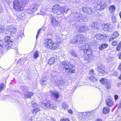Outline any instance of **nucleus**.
Segmentation results:
<instances>
[{"mask_svg": "<svg viewBox=\"0 0 121 121\" xmlns=\"http://www.w3.org/2000/svg\"><path fill=\"white\" fill-rule=\"evenodd\" d=\"M108 45L106 43H104L99 47V48L100 50H102L108 47Z\"/></svg>", "mask_w": 121, "mask_h": 121, "instance_id": "30", "label": "nucleus"}, {"mask_svg": "<svg viewBox=\"0 0 121 121\" xmlns=\"http://www.w3.org/2000/svg\"><path fill=\"white\" fill-rule=\"evenodd\" d=\"M52 94V97H53L56 99H57L58 98L59 96V94L58 92L56 91H51Z\"/></svg>", "mask_w": 121, "mask_h": 121, "instance_id": "24", "label": "nucleus"}, {"mask_svg": "<svg viewBox=\"0 0 121 121\" xmlns=\"http://www.w3.org/2000/svg\"><path fill=\"white\" fill-rule=\"evenodd\" d=\"M32 103V107H33L34 108L35 107H37V104L36 103Z\"/></svg>", "mask_w": 121, "mask_h": 121, "instance_id": "48", "label": "nucleus"}, {"mask_svg": "<svg viewBox=\"0 0 121 121\" xmlns=\"http://www.w3.org/2000/svg\"><path fill=\"white\" fill-rule=\"evenodd\" d=\"M107 59V62H109L112 60V58L111 57H109Z\"/></svg>", "mask_w": 121, "mask_h": 121, "instance_id": "55", "label": "nucleus"}, {"mask_svg": "<svg viewBox=\"0 0 121 121\" xmlns=\"http://www.w3.org/2000/svg\"><path fill=\"white\" fill-rule=\"evenodd\" d=\"M34 93L31 92H26L25 94V97L26 98H31V96L34 95Z\"/></svg>", "mask_w": 121, "mask_h": 121, "instance_id": "32", "label": "nucleus"}, {"mask_svg": "<svg viewBox=\"0 0 121 121\" xmlns=\"http://www.w3.org/2000/svg\"><path fill=\"white\" fill-rule=\"evenodd\" d=\"M104 26H103V28L104 30L105 31H111L113 29V26L112 25H110L108 24H105Z\"/></svg>", "mask_w": 121, "mask_h": 121, "instance_id": "19", "label": "nucleus"}, {"mask_svg": "<svg viewBox=\"0 0 121 121\" xmlns=\"http://www.w3.org/2000/svg\"><path fill=\"white\" fill-rule=\"evenodd\" d=\"M48 10V7L46 6H43L42 8L40 13V15H43L46 13Z\"/></svg>", "mask_w": 121, "mask_h": 121, "instance_id": "23", "label": "nucleus"}, {"mask_svg": "<svg viewBox=\"0 0 121 121\" xmlns=\"http://www.w3.org/2000/svg\"><path fill=\"white\" fill-rule=\"evenodd\" d=\"M96 121H102V120L101 119H99L97 120Z\"/></svg>", "mask_w": 121, "mask_h": 121, "instance_id": "62", "label": "nucleus"}, {"mask_svg": "<svg viewBox=\"0 0 121 121\" xmlns=\"http://www.w3.org/2000/svg\"><path fill=\"white\" fill-rule=\"evenodd\" d=\"M115 7L114 5L110 6L109 8V9L110 12L111 13H113L115 10Z\"/></svg>", "mask_w": 121, "mask_h": 121, "instance_id": "34", "label": "nucleus"}, {"mask_svg": "<svg viewBox=\"0 0 121 121\" xmlns=\"http://www.w3.org/2000/svg\"><path fill=\"white\" fill-rule=\"evenodd\" d=\"M39 56V54L38 51H37L35 52L34 55V57L35 58H37Z\"/></svg>", "mask_w": 121, "mask_h": 121, "instance_id": "41", "label": "nucleus"}, {"mask_svg": "<svg viewBox=\"0 0 121 121\" xmlns=\"http://www.w3.org/2000/svg\"><path fill=\"white\" fill-rule=\"evenodd\" d=\"M53 72L54 73L55 75H53V76L52 77H53L54 81L52 82L53 83V84L54 85L57 86L59 85H61L62 84H64V82L61 80H55L54 77L58 73L56 71H55Z\"/></svg>", "mask_w": 121, "mask_h": 121, "instance_id": "12", "label": "nucleus"}, {"mask_svg": "<svg viewBox=\"0 0 121 121\" xmlns=\"http://www.w3.org/2000/svg\"><path fill=\"white\" fill-rule=\"evenodd\" d=\"M41 4L40 3L32 4L30 7V9H31L33 13L38 8Z\"/></svg>", "mask_w": 121, "mask_h": 121, "instance_id": "21", "label": "nucleus"}, {"mask_svg": "<svg viewBox=\"0 0 121 121\" xmlns=\"http://www.w3.org/2000/svg\"><path fill=\"white\" fill-rule=\"evenodd\" d=\"M119 79L120 80H121V74L120 76L119 77Z\"/></svg>", "mask_w": 121, "mask_h": 121, "instance_id": "63", "label": "nucleus"}, {"mask_svg": "<svg viewBox=\"0 0 121 121\" xmlns=\"http://www.w3.org/2000/svg\"><path fill=\"white\" fill-rule=\"evenodd\" d=\"M105 85V87L106 89H110L111 87V85L110 83L108 82Z\"/></svg>", "mask_w": 121, "mask_h": 121, "instance_id": "37", "label": "nucleus"}, {"mask_svg": "<svg viewBox=\"0 0 121 121\" xmlns=\"http://www.w3.org/2000/svg\"><path fill=\"white\" fill-rule=\"evenodd\" d=\"M34 108L33 111L32 112L33 113H36L40 110V109L37 107H35Z\"/></svg>", "mask_w": 121, "mask_h": 121, "instance_id": "38", "label": "nucleus"}, {"mask_svg": "<svg viewBox=\"0 0 121 121\" xmlns=\"http://www.w3.org/2000/svg\"><path fill=\"white\" fill-rule=\"evenodd\" d=\"M60 121H69V120L68 118L62 119Z\"/></svg>", "mask_w": 121, "mask_h": 121, "instance_id": "52", "label": "nucleus"}, {"mask_svg": "<svg viewBox=\"0 0 121 121\" xmlns=\"http://www.w3.org/2000/svg\"><path fill=\"white\" fill-rule=\"evenodd\" d=\"M95 37L97 39L102 41H103V40L106 37V36L104 35L100 34H97Z\"/></svg>", "mask_w": 121, "mask_h": 121, "instance_id": "22", "label": "nucleus"}, {"mask_svg": "<svg viewBox=\"0 0 121 121\" xmlns=\"http://www.w3.org/2000/svg\"><path fill=\"white\" fill-rule=\"evenodd\" d=\"M43 105V106H44L46 108H50V103H44V104H42V105Z\"/></svg>", "mask_w": 121, "mask_h": 121, "instance_id": "43", "label": "nucleus"}, {"mask_svg": "<svg viewBox=\"0 0 121 121\" xmlns=\"http://www.w3.org/2000/svg\"><path fill=\"white\" fill-rule=\"evenodd\" d=\"M78 48L80 49V50H83L84 52L86 53H90L91 54L92 53V52L90 47L89 44L87 43L85 45L79 46H78Z\"/></svg>", "mask_w": 121, "mask_h": 121, "instance_id": "6", "label": "nucleus"}, {"mask_svg": "<svg viewBox=\"0 0 121 121\" xmlns=\"http://www.w3.org/2000/svg\"><path fill=\"white\" fill-rule=\"evenodd\" d=\"M110 109L109 107H105L103 109V112L104 114H107L109 112Z\"/></svg>", "mask_w": 121, "mask_h": 121, "instance_id": "28", "label": "nucleus"}, {"mask_svg": "<svg viewBox=\"0 0 121 121\" xmlns=\"http://www.w3.org/2000/svg\"><path fill=\"white\" fill-rule=\"evenodd\" d=\"M85 39V37L82 34L79 35L77 36L74 37L72 43H77L79 44L82 43Z\"/></svg>", "mask_w": 121, "mask_h": 121, "instance_id": "5", "label": "nucleus"}, {"mask_svg": "<svg viewBox=\"0 0 121 121\" xmlns=\"http://www.w3.org/2000/svg\"><path fill=\"white\" fill-rule=\"evenodd\" d=\"M118 69L120 70L121 71V63L120 64V65H119L118 66Z\"/></svg>", "mask_w": 121, "mask_h": 121, "instance_id": "60", "label": "nucleus"}, {"mask_svg": "<svg viewBox=\"0 0 121 121\" xmlns=\"http://www.w3.org/2000/svg\"><path fill=\"white\" fill-rule=\"evenodd\" d=\"M4 30V27L3 26H0V33H3Z\"/></svg>", "mask_w": 121, "mask_h": 121, "instance_id": "42", "label": "nucleus"}, {"mask_svg": "<svg viewBox=\"0 0 121 121\" xmlns=\"http://www.w3.org/2000/svg\"><path fill=\"white\" fill-rule=\"evenodd\" d=\"M40 30H39L38 31V33H37V35H36V39H37V38H38V36H39V32H40Z\"/></svg>", "mask_w": 121, "mask_h": 121, "instance_id": "57", "label": "nucleus"}, {"mask_svg": "<svg viewBox=\"0 0 121 121\" xmlns=\"http://www.w3.org/2000/svg\"><path fill=\"white\" fill-rule=\"evenodd\" d=\"M106 105L108 107H111L114 104V102L113 99L111 98H107L105 99Z\"/></svg>", "mask_w": 121, "mask_h": 121, "instance_id": "18", "label": "nucleus"}, {"mask_svg": "<svg viewBox=\"0 0 121 121\" xmlns=\"http://www.w3.org/2000/svg\"><path fill=\"white\" fill-rule=\"evenodd\" d=\"M121 108V100H120L118 103L117 108L118 109Z\"/></svg>", "mask_w": 121, "mask_h": 121, "instance_id": "49", "label": "nucleus"}, {"mask_svg": "<svg viewBox=\"0 0 121 121\" xmlns=\"http://www.w3.org/2000/svg\"><path fill=\"white\" fill-rule=\"evenodd\" d=\"M93 56L90 53H87L86 55V56L84 57V59L85 61V63L90 62L92 61Z\"/></svg>", "mask_w": 121, "mask_h": 121, "instance_id": "15", "label": "nucleus"}, {"mask_svg": "<svg viewBox=\"0 0 121 121\" xmlns=\"http://www.w3.org/2000/svg\"><path fill=\"white\" fill-rule=\"evenodd\" d=\"M62 107L64 109H66L68 108V105L66 103L63 102L62 105Z\"/></svg>", "mask_w": 121, "mask_h": 121, "instance_id": "39", "label": "nucleus"}, {"mask_svg": "<svg viewBox=\"0 0 121 121\" xmlns=\"http://www.w3.org/2000/svg\"><path fill=\"white\" fill-rule=\"evenodd\" d=\"M60 14L61 13H67L68 11L69 10V9L66 8V7H60Z\"/></svg>", "mask_w": 121, "mask_h": 121, "instance_id": "31", "label": "nucleus"}, {"mask_svg": "<svg viewBox=\"0 0 121 121\" xmlns=\"http://www.w3.org/2000/svg\"><path fill=\"white\" fill-rule=\"evenodd\" d=\"M56 43H55L51 39H47L45 42L46 47L52 50L56 49L61 44V40L58 35H56Z\"/></svg>", "mask_w": 121, "mask_h": 121, "instance_id": "1", "label": "nucleus"}, {"mask_svg": "<svg viewBox=\"0 0 121 121\" xmlns=\"http://www.w3.org/2000/svg\"><path fill=\"white\" fill-rule=\"evenodd\" d=\"M75 30L76 31L82 32L89 29L88 27L87 26H75Z\"/></svg>", "mask_w": 121, "mask_h": 121, "instance_id": "11", "label": "nucleus"}, {"mask_svg": "<svg viewBox=\"0 0 121 121\" xmlns=\"http://www.w3.org/2000/svg\"><path fill=\"white\" fill-rule=\"evenodd\" d=\"M50 108H53V109H55L56 108L55 107L53 106V105L50 104Z\"/></svg>", "mask_w": 121, "mask_h": 121, "instance_id": "54", "label": "nucleus"}, {"mask_svg": "<svg viewBox=\"0 0 121 121\" xmlns=\"http://www.w3.org/2000/svg\"><path fill=\"white\" fill-rule=\"evenodd\" d=\"M53 81V77H52V78L50 79H48L47 77H43L41 79V83L43 85H45L48 84H49Z\"/></svg>", "mask_w": 121, "mask_h": 121, "instance_id": "8", "label": "nucleus"}, {"mask_svg": "<svg viewBox=\"0 0 121 121\" xmlns=\"http://www.w3.org/2000/svg\"><path fill=\"white\" fill-rule=\"evenodd\" d=\"M68 112L70 113L71 114L72 112L71 110L69 109L68 110Z\"/></svg>", "mask_w": 121, "mask_h": 121, "instance_id": "61", "label": "nucleus"}, {"mask_svg": "<svg viewBox=\"0 0 121 121\" xmlns=\"http://www.w3.org/2000/svg\"><path fill=\"white\" fill-rule=\"evenodd\" d=\"M6 3H7L8 4H10L11 2V0H4Z\"/></svg>", "mask_w": 121, "mask_h": 121, "instance_id": "56", "label": "nucleus"}, {"mask_svg": "<svg viewBox=\"0 0 121 121\" xmlns=\"http://www.w3.org/2000/svg\"><path fill=\"white\" fill-rule=\"evenodd\" d=\"M89 74L91 75H94L95 74L94 73V70L92 69L90 70L89 72Z\"/></svg>", "mask_w": 121, "mask_h": 121, "instance_id": "46", "label": "nucleus"}, {"mask_svg": "<svg viewBox=\"0 0 121 121\" xmlns=\"http://www.w3.org/2000/svg\"><path fill=\"white\" fill-rule=\"evenodd\" d=\"M60 7L59 5L55 4L52 8V11L54 14H60Z\"/></svg>", "mask_w": 121, "mask_h": 121, "instance_id": "13", "label": "nucleus"}, {"mask_svg": "<svg viewBox=\"0 0 121 121\" xmlns=\"http://www.w3.org/2000/svg\"><path fill=\"white\" fill-rule=\"evenodd\" d=\"M98 23L96 22L94 23L93 22H91L90 24V25L93 29L98 28Z\"/></svg>", "mask_w": 121, "mask_h": 121, "instance_id": "27", "label": "nucleus"}, {"mask_svg": "<svg viewBox=\"0 0 121 121\" xmlns=\"http://www.w3.org/2000/svg\"><path fill=\"white\" fill-rule=\"evenodd\" d=\"M13 8L16 11H21L23 10L26 4V0H14L13 2Z\"/></svg>", "mask_w": 121, "mask_h": 121, "instance_id": "2", "label": "nucleus"}, {"mask_svg": "<svg viewBox=\"0 0 121 121\" xmlns=\"http://www.w3.org/2000/svg\"><path fill=\"white\" fill-rule=\"evenodd\" d=\"M61 65V67L65 68V71L66 72H70L71 73L75 72V68L73 65L65 62L62 63Z\"/></svg>", "mask_w": 121, "mask_h": 121, "instance_id": "3", "label": "nucleus"}, {"mask_svg": "<svg viewBox=\"0 0 121 121\" xmlns=\"http://www.w3.org/2000/svg\"><path fill=\"white\" fill-rule=\"evenodd\" d=\"M16 31V29L13 26L11 25L7 27L6 30L5 32V33L6 34H15Z\"/></svg>", "mask_w": 121, "mask_h": 121, "instance_id": "7", "label": "nucleus"}, {"mask_svg": "<svg viewBox=\"0 0 121 121\" xmlns=\"http://www.w3.org/2000/svg\"><path fill=\"white\" fill-rule=\"evenodd\" d=\"M26 12L30 14L33 13L32 10L31 9H30V8L29 9H27L26 10Z\"/></svg>", "mask_w": 121, "mask_h": 121, "instance_id": "45", "label": "nucleus"}, {"mask_svg": "<svg viewBox=\"0 0 121 121\" xmlns=\"http://www.w3.org/2000/svg\"><path fill=\"white\" fill-rule=\"evenodd\" d=\"M90 113L89 112H83L82 114V115L80 116L79 118L82 120H84L85 119L86 120L90 118Z\"/></svg>", "mask_w": 121, "mask_h": 121, "instance_id": "16", "label": "nucleus"}, {"mask_svg": "<svg viewBox=\"0 0 121 121\" xmlns=\"http://www.w3.org/2000/svg\"><path fill=\"white\" fill-rule=\"evenodd\" d=\"M89 79L92 82H95L97 81L98 79L95 77L93 76L90 77Z\"/></svg>", "mask_w": 121, "mask_h": 121, "instance_id": "35", "label": "nucleus"}, {"mask_svg": "<svg viewBox=\"0 0 121 121\" xmlns=\"http://www.w3.org/2000/svg\"><path fill=\"white\" fill-rule=\"evenodd\" d=\"M73 17H75V20L76 21H79L81 22L84 20V18L81 14L75 13Z\"/></svg>", "mask_w": 121, "mask_h": 121, "instance_id": "10", "label": "nucleus"}, {"mask_svg": "<svg viewBox=\"0 0 121 121\" xmlns=\"http://www.w3.org/2000/svg\"><path fill=\"white\" fill-rule=\"evenodd\" d=\"M5 45L6 47H11L12 46V42L10 40V38L9 36H6L4 38Z\"/></svg>", "mask_w": 121, "mask_h": 121, "instance_id": "14", "label": "nucleus"}, {"mask_svg": "<svg viewBox=\"0 0 121 121\" xmlns=\"http://www.w3.org/2000/svg\"><path fill=\"white\" fill-rule=\"evenodd\" d=\"M100 81L101 84L103 85H105L108 82L107 79L104 78H102L100 80Z\"/></svg>", "mask_w": 121, "mask_h": 121, "instance_id": "33", "label": "nucleus"}, {"mask_svg": "<svg viewBox=\"0 0 121 121\" xmlns=\"http://www.w3.org/2000/svg\"><path fill=\"white\" fill-rule=\"evenodd\" d=\"M3 11V9L2 6L0 5V13Z\"/></svg>", "mask_w": 121, "mask_h": 121, "instance_id": "51", "label": "nucleus"}, {"mask_svg": "<svg viewBox=\"0 0 121 121\" xmlns=\"http://www.w3.org/2000/svg\"><path fill=\"white\" fill-rule=\"evenodd\" d=\"M55 58L52 57L48 61V64L50 65H51L53 64L55 62Z\"/></svg>", "mask_w": 121, "mask_h": 121, "instance_id": "36", "label": "nucleus"}, {"mask_svg": "<svg viewBox=\"0 0 121 121\" xmlns=\"http://www.w3.org/2000/svg\"><path fill=\"white\" fill-rule=\"evenodd\" d=\"M106 4L104 1L97 0L95 2L94 9L96 10L103 9L106 6Z\"/></svg>", "mask_w": 121, "mask_h": 121, "instance_id": "4", "label": "nucleus"}, {"mask_svg": "<svg viewBox=\"0 0 121 121\" xmlns=\"http://www.w3.org/2000/svg\"><path fill=\"white\" fill-rule=\"evenodd\" d=\"M69 53L71 55L74 57H78V55L75 50L73 49H71L69 51Z\"/></svg>", "mask_w": 121, "mask_h": 121, "instance_id": "26", "label": "nucleus"}, {"mask_svg": "<svg viewBox=\"0 0 121 121\" xmlns=\"http://www.w3.org/2000/svg\"><path fill=\"white\" fill-rule=\"evenodd\" d=\"M51 24L52 25L54 26H59V22L53 16L51 17Z\"/></svg>", "mask_w": 121, "mask_h": 121, "instance_id": "20", "label": "nucleus"}, {"mask_svg": "<svg viewBox=\"0 0 121 121\" xmlns=\"http://www.w3.org/2000/svg\"><path fill=\"white\" fill-rule=\"evenodd\" d=\"M118 56L119 58L120 59H121V53H119Z\"/></svg>", "mask_w": 121, "mask_h": 121, "instance_id": "59", "label": "nucleus"}, {"mask_svg": "<svg viewBox=\"0 0 121 121\" xmlns=\"http://www.w3.org/2000/svg\"><path fill=\"white\" fill-rule=\"evenodd\" d=\"M112 18L113 22L115 23L116 21L115 17L113 16H112Z\"/></svg>", "mask_w": 121, "mask_h": 121, "instance_id": "47", "label": "nucleus"}, {"mask_svg": "<svg viewBox=\"0 0 121 121\" xmlns=\"http://www.w3.org/2000/svg\"><path fill=\"white\" fill-rule=\"evenodd\" d=\"M104 65L102 64L98 65L97 69L98 74L99 76H102L103 75L104 71Z\"/></svg>", "mask_w": 121, "mask_h": 121, "instance_id": "9", "label": "nucleus"}, {"mask_svg": "<svg viewBox=\"0 0 121 121\" xmlns=\"http://www.w3.org/2000/svg\"><path fill=\"white\" fill-rule=\"evenodd\" d=\"M121 48V42H120L119 44L117 46L116 48V50L119 51L120 50Z\"/></svg>", "mask_w": 121, "mask_h": 121, "instance_id": "40", "label": "nucleus"}, {"mask_svg": "<svg viewBox=\"0 0 121 121\" xmlns=\"http://www.w3.org/2000/svg\"><path fill=\"white\" fill-rule=\"evenodd\" d=\"M4 87L5 86L4 84L3 83H1L0 85V92L4 89Z\"/></svg>", "mask_w": 121, "mask_h": 121, "instance_id": "44", "label": "nucleus"}, {"mask_svg": "<svg viewBox=\"0 0 121 121\" xmlns=\"http://www.w3.org/2000/svg\"><path fill=\"white\" fill-rule=\"evenodd\" d=\"M3 41L2 40H0V47H3Z\"/></svg>", "mask_w": 121, "mask_h": 121, "instance_id": "53", "label": "nucleus"}, {"mask_svg": "<svg viewBox=\"0 0 121 121\" xmlns=\"http://www.w3.org/2000/svg\"><path fill=\"white\" fill-rule=\"evenodd\" d=\"M119 15H120V17L121 18V11Z\"/></svg>", "mask_w": 121, "mask_h": 121, "instance_id": "64", "label": "nucleus"}, {"mask_svg": "<svg viewBox=\"0 0 121 121\" xmlns=\"http://www.w3.org/2000/svg\"><path fill=\"white\" fill-rule=\"evenodd\" d=\"M119 35V33L117 31L114 32L113 33L112 35H111L110 38V40H112L116 38Z\"/></svg>", "mask_w": 121, "mask_h": 121, "instance_id": "25", "label": "nucleus"}, {"mask_svg": "<svg viewBox=\"0 0 121 121\" xmlns=\"http://www.w3.org/2000/svg\"><path fill=\"white\" fill-rule=\"evenodd\" d=\"M17 20L19 21L22 20L24 19V14H22L21 15H17L16 16Z\"/></svg>", "mask_w": 121, "mask_h": 121, "instance_id": "29", "label": "nucleus"}, {"mask_svg": "<svg viewBox=\"0 0 121 121\" xmlns=\"http://www.w3.org/2000/svg\"><path fill=\"white\" fill-rule=\"evenodd\" d=\"M118 98V96L117 95H114V99L115 100H117Z\"/></svg>", "mask_w": 121, "mask_h": 121, "instance_id": "58", "label": "nucleus"}, {"mask_svg": "<svg viewBox=\"0 0 121 121\" xmlns=\"http://www.w3.org/2000/svg\"><path fill=\"white\" fill-rule=\"evenodd\" d=\"M117 44V42L116 41H113L112 43V45L113 46H115Z\"/></svg>", "mask_w": 121, "mask_h": 121, "instance_id": "50", "label": "nucleus"}, {"mask_svg": "<svg viewBox=\"0 0 121 121\" xmlns=\"http://www.w3.org/2000/svg\"><path fill=\"white\" fill-rule=\"evenodd\" d=\"M82 10L83 12L86 14H89L93 13V10L91 8L89 7H83Z\"/></svg>", "mask_w": 121, "mask_h": 121, "instance_id": "17", "label": "nucleus"}]
</instances>
